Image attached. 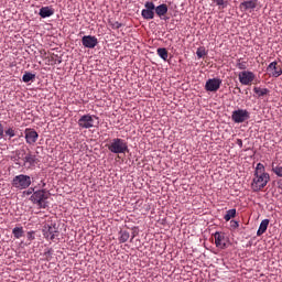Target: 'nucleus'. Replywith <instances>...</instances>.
I'll return each mask as SVG.
<instances>
[{
    "label": "nucleus",
    "mask_w": 282,
    "mask_h": 282,
    "mask_svg": "<svg viewBox=\"0 0 282 282\" xmlns=\"http://www.w3.org/2000/svg\"><path fill=\"white\" fill-rule=\"evenodd\" d=\"M268 226H270L269 219H263L259 226V229L257 231V236L261 237V235L265 234V230H268Z\"/></svg>",
    "instance_id": "nucleus-19"
},
{
    "label": "nucleus",
    "mask_w": 282,
    "mask_h": 282,
    "mask_svg": "<svg viewBox=\"0 0 282 282\" xmlns=\"http://www.w3.org/2000/svg\"><path fill=\"white\" fill-rule=\"evenodd\" d=\"M213 3H216L218 6L219 10H224L225 8H228V0H212Z\"/></svg>",
    "instance_id": "nucleus-25"
},
{
    "label": "nucleus",
    "mask_w": 282,
    "mask_h": 282,
    "mask_svg": "<svg viewBox=\"0 0 282 282\" xmlns=\"http://www.w3.org/2000/svg\"><path fill=\"white\" fill-rule=\"evenodd\" d=\"M267 72L269 73V76L279 78V76L282 75V65H279L278 62H271L267 67Z\"/></svg>",
    "instance_id": "nucleus-11"
},
{
    "label": "nucleus",
    "mask_w": 282,
    "mask_h": 282,
    "mask_svg": "<svg viewBox=\"0 0 282 282\" xmlns=\"http://www.w3.org/2000/svg\"><path fill=\"white\" fill-rule=\"evenodd\" d=\"M40 17L42 18V19H47V18H50V17H53V14H54V9H52V7H42L41 9H40Z\"/></svg>",
    "instance_id": "nucleus-17"
},
{
    "label": "nucleus",
    "mask_w": 282,
    "mask_h": 282,
    "mask_svg": "<svg viewBox=\"0 0 282 282\" xmlns=\"http://www.w3.org/2000/svg\"><path fill=\"white\" fill-rule=\"evenodd\" d=\"M110 153H116L117 155L129 153V144L126 140L120 138H115L106 145Z\"/></svg>",
    "instance_id": "nucleus-2"
},
{
    "label": "nucleus",
    "mask_w": 282,
    "mask_h": 282,
    "mask_svg": "<svg viewBox=\"0 0 282 282\" xmlns=\"http://www.w3.org/2000/svg\"><path fill=\"white\" fill-rule=\"evenodd\" d=\"M24 138L26 141V144L34 145L36 144V141L39 140V132L32 128H26L24 130Z\"/></svg>",
    "instance_id": "nucleus-10"
},
{
    "label": "nucleus",
    "mask_w": 282,
    "mask_h": 282,
    "mask_svg": "<svg viewBox=\"0 0 282 282\" xmlns=\"http://www.w3.org/2000/svg\"><path fill=\"white\" fill-rule=\"evenodd\" d=\"M236 144H238L240 149H243V141L241 139H237Z\"/></svg>",
    "instance_id": "nucleus-35"
},
{
    "label": "nucleus",
    "mask_w": 282,
    "mask_h": 282,
    "mask_svg": "<svg viewBox=\"0 0 282 282\" xmlns=\"http://www.w3.org/2000/svg\"><path fill=\"white\" fill-rule=\"evenodd\" d=\"M230 226L234 228V229H237L239 227V221L237 220H231L230 221Z\"/></svg>",
    "instance_id": "nucleus-33"
},
{
    "label": "nucleus",
    "mask_w": 282,
    "mask_h": 282,
    "mask_svg": "<svg viewBox=\"0 0 282 282\" xmlns=\"http://www.w3.org/2000/svg\"><path fill=\"white\" fill-rule=\"evenodd\" d=\"M23 162L26 169H36V165L39 164V162H41V160H39L35 154H32V152H29L24 156Z\"/></svg>",
    "instance_id": "nucleus-12"
},
{
    "label": "nucleus",
    "mask_w": 282,
    "mask_h": 282,
    "mask_svg": "<svg viewBox=\"0 0 282 282\" xmlns=\"http://www.w3.org/2000/svg\"><path fill=\"white\" fill-rule=\"evenodd\" d=\"M219 87H221V79L219 78H210L205 84L206 91H219Z\"/></svg>",
    "instance_id": "nucleus-15"
},
{
    "label": "nucleus",
    "mask_w": 282,
    "mask_h": 282,
    "mask_svg": "<svg viewBox=\"0 0 282 282\" xmlns=\"http://www.w3.org/2000/svg\"><path fill=\"white\" fill-rule=\"evenodd\" d=\"M36 79V75L32 74L30 72H26L23 76H22V80L23 83H34V80Z\"/></svg>",
    "instance_id": "nucleus-22"
},
{
    "label": "nucleus",
    "mask_w": 282,
    "mask_h": 282,
    "mask_svg": "<svg viewBox=\"0 0 282 282\" xmlns=\"http://www.w3.org/2000/svg\"><path fill=\"white\" fill-rule=\"evenodd\" d=\"M231 120L236 124H241L242 122H246V120H250V111L246 109L234 110L231 113Z\"/></svg>",
    "instance_id": "nucleus-5"
},
{
    "label": "nucleus",
    "mask_w": 282,
    "mask_h": 282,
    "mask_svg": "<svg viewBox=\"0 0 282 282\" xmlns=\"http://www.w3.org/2000/svg\"><path fill=\"white\" fill-rule=\"evenodd\" d=\"M26 237H28L29 241H34V239H35V237H34V231H29V232L26 234Z\"/></svg>",
    "instance_id": "nucleus-32"
},
{
    "label": "nucleus",
    "mask_w": 282,
    "mask_h": 282,
    "mask_svg": "<svg viewBox=\"0 0 282 282\" xmlns=\"http://www.w3.org/2000/svg\"><path fill=\"white\" fill-rule=\"evenodd\" d=\"M158 56L162 58L163 61H167L169 58V51L165 47H160L156 50Z\"/></svg>",
    "instance_id": "nucleus-21"
},
{
    "label": "nucleus",
    "mask_w": 282,
    "mask_h": 282,
    "mask_svg": "<svg viewBox=\"0 0 282 282\" xmlns=\"http://www.w3.org/2000/svg\"><path fill=\"white\" fill-rule=\"evenodd\" d=\"M3 133H4L3 123L0 122V140L3 139Z\"/></svg>",
    "instance_id": "nucleus-34"
},
{
    "label": "nucleus",
    "mask_w": 282,
    "mask_h": 282,
    "mask_svg": "<svg viewBox=\"0 0 282 282\" xmlns=\"http://www.w3.org/2000/svg\"><path fill=\"white\" fill-rule=\"evenodd\" d=\"M47 199H50V193L45 189L35 191L30 197V200L39 208H47Z\"/></svg>",
    "instance_id": "nucleus-4"
},
{
    "label": "nucleus",
    "mask_w": 282,
    "mask_h": 282,
    "mask_svg": "<svg viewBox=\"0 0 282 282\" xmlns=\"http://www.w3.org/2000/svg\"><path fill=\"white\" fill-rule=\"evenodd\" d=\"M23 227H15L12 229V235L15 239H21V237H23Z\"/></svg>",
    "instance_id": "nucleus-24"
},
{
    "label": "nucleus",
    "mask_w": 282,
    "mask_h": 282,
    "mask_svg": "<svg viewBox=\"0 0 282 282\" xmlns=\"http://www.w3.org/2000/svg\"><path fill=\"white\" fill-rule=\"evenodd\" d=\"M108 25H110V28L112 30H120V28H122V23L116 21V20H109L108 21Z\"/></svg>",
    "instance_id": "nucleus-27"
},
{
    "label": "nucleus",
    "mask_w": 282,
    "mask_h": 282,
    "mask_svg": "<svg viewBox=\"0 0 282 282\" xmlns=\"http://www.w3.org/2000/svg\"><path fill=\"white\" fill-rule=\"evenodd\" d=\"M253 93L258 96V98H263V96H268V94H270V89L253 87Z\"/></svg>",
    "instance_id": "nucleus-20"
},
{
    "label": "nucleus",
    "mask_w": 282,
    "mask_h": 282,
    "mask_svg": "<svg viewBox=\"0 0 282 282\" xmlns=\"http://www.w3.org/2000/svg\"><path fill=\"white\" fill-rule=\"evenodd\" d=\"M154 10L158 17L162 18L169 12V6L163 3L158 7H154Z\"/></svg>",
    "instance_id": "nucleus-18"
},
{
    "label": "nucleus",
    "mask_w": 282,
    "mask_h": 282,
    "mask_svg": "<svg viewBox=\"0 0 282 282\" xmlns=\"http://www.w3.org/2000/svg\"><path fill=\"white\" fill-rule=\"evenodd\" d=\"M268 182H270V174L265 172V165H263L262 163H258L251 183V188L253 193H259V191H263V188L268 186Z\"/></svg>",
    "instance_id": "nucleus-1"
},
{
    "label": "nucleus",
    "mask_w": 282,
    "mask_h": 282,
    "mask_svg": "<svg viewBox=\"0 0 282 282\" xmlns=\"http://www.w3.org/2000/svg\"><path fill=\"white\" fill-rule=\"evenodd\" d=\"M144 8L141 11V17H143L147 21H151V19L155 18V3L148 1L144 4Z\"/></svg>",
    "instance_id": "nucleus-9"
},
{
    "label": "nucleus",
    "mask_w": 282,
    "mask_h": 282,
    "mask_svg": "<svg viewBox=\"0 0 282 282\" xmlns=\"http://www.w3.org/2000/svg\"><path fill=\"white\" fill-rule=\"evenodd\" d=\"M271 169L278 177H282V166L281 165H274V163H272Z\"/></svg>",
    "instance_id": "nucleus-28"
},
{
    "label": "nucleus",
    "mask_w": 282,
    "mask_h": 282,
    "mask_svg": "<svg viewBox=\"0 0 282 282\" xmlns=\"http://www.w3.org/2000/svg\"><path fill=\"white\" fill-rule=\"evenodd\" d=\"M196 56H197L198 58H204V56H206V50H204V48H198V50L196 51Z\"/></svg>",
    "instance_id": "nucleus-31"
},
{
    "label": "nucleus",
    "mask_w": 282,
    "mask_h": 282,
    "mask_svg": "<svg viewBox=\"0 0 282 282\" xmlns=\"http://www.w3.org/2000/svg\"><path fill=\"white\" fill-rule=\"evenodd\" d=\"M214 239L216 248H220V250H226V243L228 240L226 239L225 232L216 231L214 234Z\"/></svg>",
    "instance_id": "nucleus-13"
},
{
    "label": "nucleus",
    "mask_w": 282,
    "mask_h": 282,
    "mask_svg": "<svg viewBox=\"0 0 282 282\" xmlns=\"http://www.w3.org/2000/svg\"><path fill=\"white\" fill-rule=\"evenodd\" d=\"M240 10H243V12H248V10H254L257 8V0H247L240 3L239 6Z\"/></svg>",
    "instance_id": "nucleus-16"
},
{
    "label": "nucleus",
    "mask_w": 282,
    "mask_h": 282,
    "mask_svg": "<svg viewBox=\"0 0 282 282\" xmlns=\"http://www.w3.org/2000/svg\"><path fill=\"white\" fill-rule=\"evenodd\" d=\"M95 118L97 117L89 113L82 116L77 121L79 129H93Z\"/></svg>",
    "instance_id": "nucleus-8"
},
{
    "label": "nucleus",
    "mask_w": 282,
    "mask_h": 282,
    "mask_svg": "<svg viewBox=\"0 0 282 282\" xmlns=\"http://www.w3.org/2000/svg\"><path fill=\"white\" fill-rule=\"evenodd\" d=\"M61 232L58 231V227L56 225H45L43 228V236L45 239H50V241H54L58 239Z\"/></svg>",
    "instance_id": "nucleus-6"
},
{
    "label": "nucleus",
    "mask_w": 282,
    "mask_h": 282,
    "mask_svg": "<svg viewBox=\"0 0 282 282\" xmlns=\"http://www.w3.org/2000/svg\"><path fill=\"white\" fill-rule=\"evenodd\" d=\"M237 217V209H229L227 214L224 216L225 221H230Z\"/></svg>",
    "instance_id": "nucleus-23"
},
{
    "label": "nucleus",
    "mask_w": 282,
    "mask_h": 282,
    "mask_svg": "<svg viewBox=\"0 0 282 282\" xmlns=\"http://www.w3.org/2000/svg\"><path fill=\"white\" fill-rule=\"evenodd\" d=\"M6 135H8L9 138H14V135H17V131L14 130V128H9L4 131Z\"/></svg>",
    "instance_id": "nucleus-30"
},
{
    "label": "nucleus",
    "mask_w": 282,
    "mask_h": 282,
    "mask_svg": "<svg viewBox=\"0 0 282 282\" xmlns=\"http://www.w3.org/2000/svg\"><path fill=\"white\" fill-rule=\"evenodd\" d=\"M32 193H34V188H33V187H30V188L26 191V195H32Z\"/></svg>",
    "instance_id": "nucleus-36"
},
{
    "label": "nucleus",
    "mask_w": 282,
    "mask_h": 282,
    "mask_svg": "<svg viewBox=\"0 0 282 282\" xmlns=\"http://www.w3.org/2000/svg\"><path fill=\"white\" fill-rule=\"evenodd\" d=\"M238 80L241 85H252L257 80V75L251 70H242L238 74Z\"/></svg>",
    "instance_id": "nucleus-7"
},
{
    "label": "nucleus",
    "mask_w": 282,
    "mask_h": 282,
    "mask_svg": "<svg viewBox=\"0 0 282 282\" xmlns=\"http://www.w3.org/2000/svg\"><path fill=\"white\" fill-rule=\"evenodd\" d=\"M11 186L17 191H25V188L32 186V177L30 175L19 174L13 177Z\"/></svg>",
    "instance_id": "nucleus-3"
},
{
    "label": "nucleus",
    "mask_w": 282,
    "mask_h": 282,
    "mask_svg": "<svg viewBox=\"0 0 282 282\" xmlns=\"http://www.w3.org/2000/svg\"><path fill=\"white\" fill-rule=\"evenodd\" d=\"M82 44L84 47H88V50H94V47L98 45V37L94 35H85L82 39Z\"/></svg>",
    "instance_id": "nucleus-14"
},
{
    "label": "nucleus",
    "mask_w": 282,
    "mask_h": 282,
    "mask_svg": "<svg viewBox=\"0 0 282 282\" xmlns=\"http://www.w3.org/2000/svg\"><path fill=\"white\" fill-rule=\"evenodd\" d=\"M236 67L238 69H248V62H241V59H238L237 64H236Z\"/></svg>",
    "instance_id": "nucleus-29"
},
{
    "label": "nucleus",
    "mask_w": 282,
    "mask_h": 282,
    "mask_svg": "<svg viewBox=\"0 0 282 282\" xmlns=\"http://www.w3.org/2000/svg\"><path fill=\"white\" fill-rule=\"evenodd\" d=\"M129 231H120V237H119V241L120 243H127V241H129Z\"/></svg>",
    "instance_id": "nucleus-26"
}]
</instances>
